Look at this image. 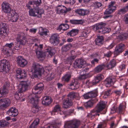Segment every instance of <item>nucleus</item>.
Returning <instances> with one entry per match:
<instances>
[{"label": "nucleus", "instance_id": "obj_1", "mask_svg": "<svg viewBox=\"0 0 128 128\" xmlns=\"http://www.w3.org/2000/svg\"><path fill=\"white\" fill-rule=\"evenodd\" d=\"M43 84L40 83L35 86L34 88L32 90V92L34 94H40L42 91L44 89ZM36 98L34 97L32 98L30 100V102L33 104L32 108V111L34 113L37 112L39 110V107L38 105V100L37 98H39L37 95H35Z\"/></svg>", "mask_w": 128, "mask_h": 128}, {"label": "nucleus", "instance_id": "obj_2", "mask_svg": "<svg viewBox=\"0 0 128 128\" xmlns=\"http://www.w3.org/2000/svg\"><path fill=\"white\" fill-rule=\"evenodd\" d=\"M32 78L38 77V75L41 76L44 73V70L42 66L38 64L34 63L32 68Z\"/></svg>", "mask_w": 128, "mask_h": 128}, {"label": "nucleus", "instance_id": "obj_3", "mask_svg": "<svg viewBox=\"0 0 128 128\" xmlns=\"http://www.w3.org/2000/svg\"><path fill=\"white\" fill-rule=\"evenodd\" d=\"M25 34L24 33H21L17 35L16 40L19 44V45L14 46V49L15 50H18L20 48V45H24L27 42L26 37L24 36Z\"/></svg>", "mask_w": 128, "mask_h": 128}, {"label": "nucleus", "instance_id": "obj_4", "mask_svg": "<svg viewBox=\"0 0 128 128\" xmlns=\"http://www.w3.org/2000/svg\"><path fill=\"white\" fill-rule=\"evenodd\" d=\"M80 124V121L74 120L65 122L64 125V128H78Z\"/></svg>", "mask_w": 128, "mask_h": 128}, {"label": "nucleus", "instance_id": "obj_5", "mask_svg": "<svg viewBox=\"0 0 128 128\" xmlns=\"http://www.w3.org/2000/svg\"><path fill=\"white\" fill-rule=\"evenodd\" d=\"M30 81L27 80L26 81H22L20 82L19 86V90L18 94H15V97H17L20 94V93L26 90L30 84Z\"/></svg>", "mask_w": 128, "mask_h": 128}, {"label": "nucleus", "instance_id": "obj_6", "mask_svg": "<svg viewBox=\"0 0 128 128\" xmlns=\"http://www.w3.org/2000/svg\"><path fill=\"white\" fill-rule=\"evenodd\" d=\"M29 14L30 16L34 17L37 16L40 18L41 17V15L43 13V10L40 9L39 7L34 8L31 9L29 11Z\"/></svg>", "mask_w": 128, "mask_h": 128}, {"label": "nucleus", "instance_id": "obj_7", "mask_svg": "<svg viewBox=\"0 0 128 128\" xmlns=\"http://www.w3.org/2000/svg\"><path fill=\"white\" fill-rule=\"evenodd\" d=\"M125 49V46L123 43H120L117 44L116 46L114 54L115 56H116L123 52Z\"/></svg>", "mask_w": 128, "mask_h": 128}, {"label": "nucleus", "instance_id": "obj_8", "mask_svg": "<svg viewBox=\"0 0 128 128\" xmlns=\"http://www.w3.org/2000/svg\"><path fill=\"white\" fill-rule=\"evenodd\" d=\"M108 7V8L104 12V14H111L115 11L116 9V2H111L109 4Z\"/></svg>", "mask_w": 128, "mask_h": 128}, {"label": "nucleus", "instance_id": "obj_9", "mask_svg": "<svg viewBox=\"0 0 128 128\" xmlns=\"http://www.w3.org/2000/svg\"><path fill=\"white\" fill-rule=\"evenodd\" d=\"M1 104L0 105V110H4L10 104V100L8 98L0 99Z\"/></svg>", "mask_w": 128, "mask_h": 128}, {"label": "nucleus", "instance_id": "obj_10", "mask_svg": "<svg viewBox=\"0 0 128 128\" xmlns=\"http://www.w3.org/2000/svg\"><path fill=\"white\" fill-rule=\"evenodd\" d=\"M6 24L5 23H0V36L2 38H4L7 36L6 32Z\"/></svg>", "mask_w": 128, "mask_h": 128}, {"label": "nucleus", "instance_id": "obj_11", "mask_svg": "<svg viewBox=\"0 0 128 128\" xmlns=\"http://www.w3.org/2000/svg\"><path fill=\"white\" fill-rule=\"evenodd\" d=\"M6 60L5 59L0 61V71H5L6 72H8L10 68L6 64Z\"/></svg>", "mask_w": 128, "mask_h": 128}, {"label": "nucleus", "instance_id": "obj_12", "mask_svg": "<svg viewBox=\"0 0 128 128\" xmlns=\"http://www.w3.org/2000/svg\"><path fill=\"white\" fill-rule=\"evenodd\" d=\"M71 10L70 8H67L63 6H60L57 8V13L60 14L65 15L68 12L70 11Z\"/></svg>", "mask_w": 128, "mask_h": 128}, {"label": "nucleus", "instance_id": "obj_13", "mask_svg": "<svg viewBox=\"0 0 128 128\" xmlns=\"http://www.w3.org/2000/svg\"><path fill=\"white\" fill-rule=\"evenodd\" d=\"M16 62L18 65L23 68L28 64L26 60L21 56H18L16 58Z\"/></svg>", "mask_w": 128, "mask_h": 128}, {"label": "nucleus", "instance_id": "obj_14", "mask_svg": "<svg viewBox=\"0 0 128 128\" xmlns=\"http://www.w3.org/2000/svg\"><path fill=\"white\" fill-rule=\"evenodd\" d=\"M86 64V62L83 59H76L74 63V67L75 68H81Z\"/></svg>", "mask_w": 128, "mask_h": 128}, {"label": "nucleus", "instance_id": "obj_15", "mask_svg": "<svg viewBox=\"0 0 128 128\" xmlns=\"http://www.w3.org/2000/svg\"><path fill=\"white\" fill-rule=\"evenodd\" d=\"M50 42L54 46L58 45L59 42L58 35L57 34H53L50 38Z\"/></svg>", "mask_w": 128, "mask_h": 128}, {"label": "nucleus", "instance_id": "obj_16", "mask_svg": "<svg viewBox=\"0 0 128 128\" xmlns=\"http://www.w3.org/2000/svg\"><path fill=\"white\" fill-rule=\"evenodd\" d=\"M6 113L9 116L15 117L18 115V112L17 109L14 107H12L9 108Z\"/></svg>", "mask_w": 128, "mask_h": 128}, {"label": "nucleus", "instance_id": "obj_17", "mask_svg": "<svg viewBox=\"0 0 128 128\" xmlns=\"http://www.w3.org/2000/svg\"><path fill=\"white\" fill-rule=\"evenodd\" d=\"M2 10L6 13H10L11 10V6L8 3L3 2L2 4Z\"/></svg>", "mask_w": 128, "mask_h": 128}, {"label": "nucleus", "instance_id": "obj_18", "mask_svg": "<svg viewBox=\"0 0 128 128\" xmlns=\"http://www.w3.org/2000/svg\"><path fill=\"white\" fill-rule=\"evenodd\" d=\"M16 72L18 78L23 79L26 76V72L24 70H22L20 68H18L16 70Z\"/></svg>", "mask_w": 128, "mask_h": 128}, {"label": "nucleus", "instance_id": "obj_19", "mask_svg": "<svg viewBox=\"0 0 128 128\" xmlns=\"http://www.w3.org/2000/svg\"><path fill=\"white\" fill-rule=\"evenodd\" d=\"M73 104L71 100L67 98L63 100V107L65 108H68L70 107Z\"/></svg>", "mask_w": 128, "mask_h": 128}, {"label": "nucleus", "instance_id": "obj_20", "mask_svg": "<svg viewBox=\"0 0 128 128\" xmlns=\"http://www.w3.org/2000/svg\"><path fill=\"white\" fill-rule=\"evenodd\" d=\"M106 105L102 101L97 104L94 108L98 113L102 111L105 108Z\"/></svg>", "mask_w": 128, "mask_h": 128}, {"label": "nucleus", "instance_id": "obj_21", "mask_svg": "<svg viewBox=\"0 0 128 128\" xmlns=\"http://www.w3.org/2000/svg\"><path fill=\"white\" fill-rule=\"evenodd\" d=\"M11 17L10 20L12 22H15L18 20V15L15 11H12L11 14Z\"/></svg>", "mask_w": 128, "mask_h": 128}, {"label": "nucleus", "instance_id": "obj_22", "mask_svg": "<svg viewBox=\"0 0 128 128\" xmlns=\"http://www.w3.org/2000/svg\"><path fill=\"white\" fill-rule=\"evenodd\" d=\"M56 52L55 50L53 48L50 47L48 48L45 54H48L49 57H51Z\"/></svg>", "mask_w": 128, "mask_h": 128}, {"label": "nucleus", "instance_id": "obj_23", "mask_svg": "<svg viewBox=\"0 0 128 128\" xmlns=\"http://www.w3.org/2000/svg\"><path fill=\"white\" fill-rule=\"evenodd\" d=\"M50 98L48 96H45L43 98L42 101V104L45 105H48L51 103Z\"/></svg>", "mask_w": 128, "mask_h": 128}, {"label": "nucleus", "instance_id": "obj_24", "mask_svg": "<svg viewBox=\"0 0 128 128\" xmlns=\"http://www.w3.org/2000/svg\"><path fill=\"white\" fill-rule=\"evenodd\" d=\"M115 81V80L114 79H112L110 78H108L105 80L104 82L106 86L108 87L113 84Z\"/></svg>", "mask_w": 128, "mask_h": 128}, {"label": "nucleus", "instance_id": "obj_25", "mask_svg": "<svg viewBox=\"0 0 128 128\" xmlns=\"http://www.w3.org/2000/svg\"><path fill=\"white\" fill-rule=\"evenodd\" d=\"M42 3V0H30L28 2V4L30 5H35L38 6Z\"/></svg>", "mask_w": 128, "mask_h": 128}, {"label": "nucleus", "instance_id": "obj_26", "mask_svg": "<svg viewBox=\"0 0 128 128\" xmlns=\"http://www.w3.org/2000/svg\"><path fill=\"white\" fill-rule=\"evenodd\" d=\"M98 112L95 109L92 110L90 113L88 114L87 116L90 118V119H92L93 118L96 116L97 115L99 116L100 114H98Z\"/></svg>", "mask_w": 128, "mask_h": 128}, {"label": "nucleus", "instance_id": "obj_27", "mask_svg": "<svg viewBox=\"0 0 128 128\" xmlns=\"http://www.w3.org/2000/svg\"><path fill=\"white\" fill-rule=\"evenodd\" d=\"M37 57L41 60H44L45 58L46 55L45 53H43L40 51L38 50L36 52Z\"/></svg>", "mask_w": 128, "mask_h": 128}, {"label": "nucleus", "instance_id": "obj_28", "mask_svg": "<svg viewBox=\"0 0 128 128\" xmlns=\"http://www.w3.org/2000/svg\"><path fill=\"white\" fill-rule=\"evenodd\" d=\"M104 40V38L102 36H98L95 40L96 44L100 46L103 44Z\"/></svg>", "mask_w": 128, "mask_h": 128}, {"label": "nucleus", "instance_id": "obj_29", "mask_svg": "<svg viewBox=\"0 0 128 128\" xmlns=\"http://www.w3.org/2000/svg\"><path fill=\"white\" fill-rule=\"evenodd\" d=\"M79 96V94L74 92H71L67 96L68 98L70 100H74L76 97H78Z\"/></svg>", "mask_w": 128, "mask_h": 128}, {"label": "nucleus", "instance_id": "obj_30", "mask_svg": "<svg viewBox=\"0 0 128 128\" xmlns=\"http://www.w3.org/2000/svg\"><path fill=\"white\" fill-rule=\"evenodd\" d=\"M89 12L88 10L82 9L77 10L76 11V13L81 16H84L86 15Z\"/></svg>", "mask_w": 128, "mask_h": 128}, {"label": "nucleus", "instance_id": "obj_31", "mask_svg": "<svg viewBox=\"0 0 128 128\" xmlns=\"http://www.w3.org/2000/svg\"><path fill=\"white\" fill-rule=\"evenodd\" d=\"M78 29H72L67 33V35L70 37H73L78 34Z\"/></svg>", "mask_w": 128, "mask_h": 128}, {"label": "nucleus", "instance_id": "obj_32", "mask_svg": "<svg viewBox=\"0 0 128 128\" xmlns=\"http://www.w3.org/2000/svg\"><path fill=\"white\" fill-rule=\"evenodd\" d=\"M40 34L41 35L46 36L47 33L48 32V30L46 29H43L42 27H40L39 29Z\"/></svg>", "mask_w": 128, "mask_h": 128}, {"label": "nucleus", "instance_id": "obj_33", "mask_svg": "<svg viewBox=\"0 0 128 128\" xmlns=\"http://www.w3.org/2000/svg\"><path fill=\"white\" fill-rule=\"evenodd\" d=\"M106 25V24L105 23H102L98 24L97 25L95 26V28L96 30H97L98 32L99 33H100L99 31L101 30H102V29L104 28V27Z\"/></svg>", "mask_w": 128, "mask_h": 128}, {"label": "nucleus", "instance_id": "obj_34", "mask_svg": "<svg viewBox=\"0 0 128 128\" xmlns=\"http://www.w3.org/2000/svg\"><path fill=\"white\" fill-rule=\"evenodd\" d=\"M69 28V26L68 24H61L60 25L58 30H62L65 31L68 29Z\"/></svg>", "mask_w": 128, "mask_h": 128}, {"label": "nucleus", "instance_id": "obj_35", "mask_svg": "<svg viewBox=\"0 0 128 128\" xmlns=\"http://www.w3.org/2000/svg\"><path fill=\"white\" fill-rule=\"evenodd\" d=\"M107 122V120H104L100 122L96 128H105L106 127Z\"/></svg>", "mask_w": 128, "mask_h": 128}, {"label": "nucleus", "instance_id": "obj_36", "mask_svg": "<svg viewBox=\"0 0 128 128\" xmlns=\"http://www.w3.org/2000/svg\"><path fill=\"white\" fill-rule=\"evenodd\" d=\"M71 78V75L70 74H66L62 78V80L65 82H68L70 80Z\"/></svg>", "mask_w": 128, "mask_h": 128}, {"label": "nucleus", "instance_id": "obj_37", "mask_svg": "<svg viewBox=\"0 0 128 128\" xmlns=\"http://www.w3.org/2000/svg\"><path fill=\"white\" fill-rule=\"evenodd\" d=\"M118 37L121 40H124L128 38V34L124 33L122 32L120 35L118 36Z\"/></svg>", "mask_w": 128, "mask_h": 128}, {"label": "nucleus", "instance_id": "obj_38", "mask_svg": "<svg viewBox=\"0 0 128 128\" xmlns=\"http://www.w3.org/2000/svg\"><path fill=\"white\" fill-rule=\"evenodd\" d=\"M95 102L93 100H90L85 103L84 104V105L87 108L91 107L93 106Z\"/></svg>", "mask_w": 128, "mask_h": 128}, {"label": "nucleus", "instance_id": "obj_39", "mask_svg": "<svg viewBox=\"0 0 128 128\" xmlns=\"http://www.w3.org/2000/svg\"><path fill=\"white\" fill-rule=\"evenodd\" d=\"M72 45L70 44L64 45L62 48V51L66 52L69 50L72 47Z\"/></svg>", "mask_w": 128, "mask_h": 128}, {"label": "nucleus", "instance_id": "obj_40", "mask_svg": "<svg viewBox=\"0 0 128 128\" xmlns=\"http://www.w3.org/2000/svg\"><path fill=\"white\" fill-rule=\"evenodd\" d=\"M116 65L115 60L113 59L111 61L109 64L107 65V67L109 69H110L114 67Z\"/></svg>", "mask_w": 128, "mask_h": 128}, {"label": "nucleus", "instance_id": "obj_41", "mask_svg": "<svg viewBox=\"0 0 128 128\" xmlns=\"http://www.w3.org/2000/svg\"><path fill=\"white\" fill-rule=\"evenodd\" d=\"M70 22L73 24H81L84 23V21L82 20H71Z\"/></svg>", "mask_w": 128, "mask_h": 128}, {"label": "nucleus", "instance_id": "obj_42", "mask_svg": "<svg viewBox=\"0 0 128 128\" xmlns=\"http://www.w3.org/2000/svg\"><path fill=\"white\" fill-rule=\"evenodd\" d=\"M71 88L73 90L77 89L79 87V85L78 83L76 82L72 83L70 84Z\"/></svg>", "mask_w": 128, "mask_h": 128}, {"label": "nucleus", "instance_id": "obj_43", "mask_svg": "<svg viewBox=\"0 0 128 128\" xmlns=\"http://www.w3.org/2000/svg\"><path fill=\"white\" fill-rule=\"evenodd\" d=\"M39 122V119L36 118L34 120L33 122L30 125V128H35L38 124Z\"/></svg>", "mask_w": 128, "mask_h": 128}, {"label": "nucleus", "instance_id": "obj_44", "mask_svg": "<svg viewBox=\"0 0 128 128\" xmlns=\"http://www.w3.org/2000/svg\"><path fill=\"white\" fill-rule=\"evenodd\" d=\"M8 92V90H7L3 88L2 89L0 90V98L2 96H5Z\"/></svg>", "mask_w": 128, "mask_h": 128}, {"label": "nucleus", "instance_id": "obj_45", "mask_svg": "<svg viewBox=\"0 0 128 128\" xmlns=\"http://www.w3.org/2000/svg\"><path fill=\"white\" fill-rule=\"evenodd\" d=\"M105 67L104 64L100 65L98 66L95 69V71L96 72H100Z\"/></svg>", "mask_w": 128, "mask_h": 128}, {"label": "nucleus", "instance_id": "obj_46", "mask_svg": "<svg viewBox=\"0 0 128 128\" xmlns=\"http://www.w3.org/2000/svg\"><path fill=\"white\" fill-rule=\"evenodd\" d=\"M110 31V28H105L99 31L100 34H104L108 33Z\"/></svg>", "mask_w": 128, "mask_h": 128}, {"label": "nucleus", "instance_id": "obj_47", "mask_svg": "<svg viewBox=\"0 0 128 128\" xmlns=\"http://www.w3.org/2000/svg\"><path fill=\"white\" fill-rule=\"evenodd\" d=\"M8 124V122L4 120H0V126L4 127Z\"/></svg>", "mask_w": 128, "mask_h": 128}, {"label": "nucleus", "instance_id": "obj_48", "mask_svg": "<svg viewBox=\"0 0 128 128\" xmlns=\"http://www.w3.org/2000/svg\"><path fill=\"white\" fill-rule=\"evenodd\" d=\"M88 33L89 32L88 30H84L81 32L80 36L86 37Z\"/></svg>", "mask_w": 128, "mask_h": 128}, {"label": "nucleus", "instance_id": "obj_49", "mask_svg": "<svg viewBox=\"0 0 128 128\" xmlns=\"http://www.w3.org/2000/svg\"><path fill=\"white\" fill-rule=\"evenodd\" d=\"M102 4L99 2H95L94 4V8H102Z\"/></svg>", "mask_w": 128, "mask_h": 128}, {"label": "nucleus", "instance_id": "obj_50", "mask_svg": "<svg viewBox=\"0 0 128 128\" xmlns=\"http://www.w3.org/2000/svg\"><path fill=\"white\" fill-rule=\"evenodd\" d=\"M128 10V6H127L123 8L120 9L119 12L122 14H124Z\"/></svg>", "mask_w": 128, "mask_h": 128}, {"label": "nucleus", "instance_id": "obj_51", "mask_svg": "<svg viewBox=\"0 0 128 128\" xmlns=\"http://www.w3.org/2000/svg\"><path fill=\"white\" fill-rule=\"evenodd\" d=\"M111 92V91L110 90H108L105 92L104 93V96H103V98H107L110 96Z\"/></svg>", "mask_w": 128, "mask_h": 128}, {"label": "nucleus", "instance_id": "obj_52", "mask_svg": "<svg viewBox=\"0 0 128 128\" xmlns=\"http://www.w3.org/2000/svg\"><path fill=\"white\" fill-rule=\"evenodd\" d=\"M14 44L12 42H11L10 44H6L5 46V48H8V49L10 50L12 46H13Z\"/></svg>", "mask_w": 128, "mask_h": 128}, {"label": "nucleus", "instance_id": "obj_53", "mask_svg": "<svg viewBox=\"0 0 128 128\" xmlns=\"http://www.w3.org/2000/svg\"><path fill=\"white\" fill-rule=\"evenodd\" d=\"M60 110V108L59 105L56 106L52 110V112H56Z\"/></svg>", "mask_w": 128, "mask_h": 128}, {"label": "nucleus", "instance_id": "obj_54", "mask_svg": "<svg viewBox=\"0 0 128 128\" xmlns=\"http://www.w3.org/2000/svg\"><path fill=\"white\" fill-rule=\"evenodd\" d=\"M96 78L98 79L99 81L100 82L104 78L103 75L102 74H99L98 75L96 76H95Z\"/></svg>", "mask_w": 128, "mask_h": 128}, {"label": "nucleus", "instance_id": "obj_55", "mask_svg": "<svg viewBox=\"0 0 128 128\" xmlns=\"http://www.w3.org/2000/svg\"><path fill=\"white\" fill-rule=\"evenodd\" d=\"M10 86V83L8 82H6L4 84L3 88L5 89L8 90Z\"/></svg>", "mask_w": 128, "mask_h": 128}, {"label": "nucleus", "instance_id": "obj_56", "mask_svg": "<svg viewBox=\"0 0 128 128\" xmlns=\"http://www.w3.org/2000/svg\"><path fill=\"white\" fill-rule=\"evenodd\" d=\"M115 34H119L120 35L122 32V30H120V28L116 27L115 28Z\"/></svg>", "mask_w": 128, "mask_h": 128}, {"label": "nucleus", "instance_id": "obj_57", "mask_svg": "<svg viewBox=\"0 0 128 128\" xmlns=\"http://www.w3.org/2000/svg\"><path fill=\"white\" fill-rule=\"evenodd\" d=\"M99 80L95 77L94 78L92 81V85H95L99 82Z\"/></svg>", "mask_w": 128, "mask_h": 128}, {"label": "nucleus", "instance_id": "obj_58", "mask_svg": "<svg viewBox=\"0 0 128 128\" xmlns=\"http://www.w3.org/2000/svg\"><path fill=\"white\" fill-rule=\"evenodd\" d=\"M124 20L125 24H128V13L124 15Z\"/></svg>", "mask_w": 128, "mask_h": 128}, {"label": "nucleus", "instance_id": "obj_59", "mask_svg": "<svg viewBox=\"0 0 128 128\" xmlns=\"http://www.w3.org/2000/svg\"><path fill=\"white\" fill-rule=\"evenodd\" d=\"M90 93L91 98H95L97 96V92L96 91L94 92H90Z\"/></svg>", "mask_w": 128, "mask_h": 128}, {"label": "nucleus", "instance_id": "obj_60", "mask_svg": "<svg viewBox=\"0 0 128 128\" xmlns=\"http://www.w3.org/2000/svg\"><path fill=\"white\" fill-rule=\"evenodd\" d=\"M114 92L116 95L119 96L122 94V92L120 90H116L114 91Z\"/></svg>", "mask_w": 128, "mask_h": 128}, {"label": "nucleus", "instance_id": "obj_61", "mask_svg": "<svg viewBox=\"0 0 128 128\" xmlns=\"http://www.w3.org/2000/svg\"><path fill=\"white\" fill-rule=\"evenodd\" d=\"M112 54V52L110 51H109L106 54H105L104 56L105 57L109 58L111 56Z\"/></svg>", "mask_w": 128, "mask_h": 128}, {"label": "nucleus", "instance_id": "obj_62", "mask_svg": "<svg viewBox=\"0 0 128 128\" xmlns=\"http://www.w3.org/2000/svg\"><path fill=\"white\" fill-rule=\"evenodd\" d=\"M75 2V0H68V1L66 2L68 4H69L70 5H73Z\"/></svg>", "mask_w": 128, "mask_h": 128}, {"label": "nucleus", "instance_id": "obj_63", "mask_svg": "<svg viewBox=\"0 0 128 128\" xmlns=\"http://www.w3.org/2000/svg\"><path fill=\"white\" fill-rule=\"evenodd\" d=\"M124 107L122 104H120L119 108V111L120 113H122V112L123 110Z\"/></svg>", "mask_w": 128, "mask_h": 128}, {"label": "nucleus", "instance_id": "obj_64", "mask_svg": "<svg viewBox=\"0 0 128 128\" xmlns=\"http://www.w3.org/2000/svg\"><path fill=\"white\" fill-rule=\"evenodd\" d=\"M98 54L97 53H93L90 56V57L91 58L96 57L98 56Z\"/></svg>", "mask_w": 128, "mask_h": 128}]
</instances>
